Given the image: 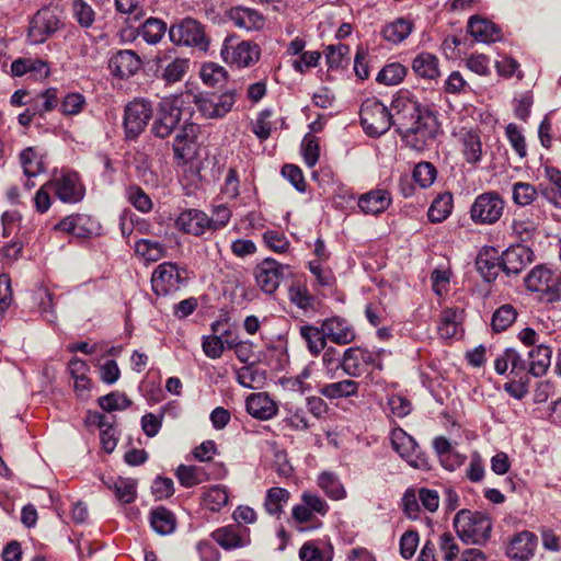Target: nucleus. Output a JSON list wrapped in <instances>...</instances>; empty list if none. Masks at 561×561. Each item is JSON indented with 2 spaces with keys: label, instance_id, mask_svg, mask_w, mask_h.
<instances>
[{
  "label": "nucleus",
  "instance_id": "obj_10",
  "mask_svg": "<svg viewBox=\"0 0 561 561\" xmlns=\"http://www.w3.org/2000/svg\"><path fill=\"white\" fill-rule=\"evenodd\" d=\"M391 444L400 457L403 458L412 468L420 470L431 469L427 456L421 450L415 439L404 431H394L391 436Z\"/></svg>",
  "mask_w": 561,
  "mask_h": 561
},
{
  "label": "nucleus",
  "instance_id": "obj_3",
  "mask_svg": "<svg viewBox=\"0 0 561 561\" xmlns=\"http://www.w3.org/2000/svg\"><path fill=\"white\" fill-rule=\"evenodd\" d=\"M391 111L392 126H394L398 134L408 130L410 126H414L423 117L424 113H431L428 110L423 108L409 91H400L394 96L391 103Z\"/></svg>",
  "mask_w": 561,
  "mask_h": 561
},
{
  "label": "nucleus",
  "instance_id": "obj_19",
  "mask_svg": "<svg viewBox=\"0 0 561 561\" xmlns=\"http://www.w3.org/2000/svg\"><path fill=\"white\" fill-rule=\"evenodd\" d=\"M534 261V252L526 245L511 247L503 252L502 265L507 275H517Z\"/></svg>",
  "mask_w": 561,
  "mask_h": 561
},
{
  "label": "nucleus",
  "instance_id": "obj_2",
  "mask_svg": "<svg viewBox=\"0 0 561 561\" xmlns=\"http://www.w3.org/2000/svg\"><path fill=\"white\" fill-rule=\"evenodd\" d=\"M360 124L370 137H379L392 126V113L376 98L366 99L360 106Z\"/></svg>",
  "mask_w": 561,
  "mask_h": 561
},
{
  "label": "nucleus",
  "instance_id": "obj_41",
  "mask_svg": "<svg viewBox=\"0 0 561 561\" xmlns=\"http://www.w3.org/2000/svg\"><path fill=\"white\" fill-rule=\"evenodd\" d=\"M342 369L352 377H357L365 371L363 364V348L348 347L342 357Z\"/></svg>",
  "mask_w": 561,
  "mask_h": 561
},
{
  "label": "nucleus",
  "instance_id": "obj_8",
  "mask_svg": "<svg viewBox=\"0 0 561 561\" xmlns=\"http://www.w3.org/2000/svg\"><path fill=\"white\" fill-rule=\"evenodd\" d=\"M182 110L179 98H165L159 103L151 131L156 137H169L181 121Z\"/></svg>",
  "mask_w": 561,
  "mask_h": 561
},
{
  "label": "nucleus",
  "instance_id": "obj_29",
  "mask_svg": "<svg viewBox=\"0 0 561 561\" xmlns=\"http://www.w3.org/2000/svg\"><path fill=\"white\" fill-rule=\"evenodd\" d=\"M413 72L425 80H436L440 77L439 59L428 51L419 53L411 64Z\"/></svg>",
  "mask_w": 561,
  "mask_h": 561
},
{
  "label": "nucleus",
  "instance_id": "obj_63",
  "mask_svg": "<svg viewBox=\"0 0 561 561\" xmlns=\"http://www.w3.org/2000/svg\"><path fill=\"white\" fill-rule=\"evenodd\" d=\"M438 546L445 561H454L459 554V546L450 533L439 536Z\"/></svg>",
  "mask_w": 561,
  "mask_h": 561
},
{
  "label": "nucleus",
  "instance_id": "obj_38",
  "mask_svg": "<svg viewBox=\"0 0 561 561\" xmlns=\"http://www.w3.org/2000/svg\"><path fill=\"white\" fill-rule=\"evenodd\" d=\"M265 378V371L253 365H247L237 370V380L244 388H261Z\"/></svg>",
  "mask_w": 561,
  "mask_h": 561
},
{
  "label": "nucleus",
  "instance_id": "obj_1",
  "mask_svg": "<svg viewBox=\"0 0 561 561\" xmlns=\"http://www.w3.org/2000/svg\"><path fill=\"white\" fill-rule=\"evenodd\" d=\"M454 528L463 542L480 545L490 538L492 523L484 513L460 510L454 518Z\"/></svg>",
  "mask_w": 561,
  "mask_h": 561
},
{
  "label": "nucleus",
  "instance_id": "obj_14",
  "mask_svg": "<svg viewBox=\"0 0 561 561\" xmlns=\"http://www.w3.org/2000/svg\"><path fill=\"white\" fill-rule=\"evenodd\" d=\"M236 103V92L227 91L220 95L199 94L195 96V104L203 116L218 118L225 116Z\"/></svg>",
  "mask_w": 561,
  "mask_h": 561
},
{
  "label": "nucleus",
  "instance_id": "obj_24",
  "mask_svg": "<svg viewBox=\"0 0 561 561\" xmlns=\"http://www.w3.org/2000/svg\"><path fill=\"white\" fill-rule=\"evenodd\" d=\"M250 415L259 420H270L277 414L276 402L265 392L252 393L245 402Z\"/></svg>",
  "mask_w": 561,
  "mask_h": 561
},
{
  "label": "nucleus",
  "instance_id": "obj_49",
  "mask_svg": "<svg viewBox=\"0 0 561 561\" xmlns=\"http://www.w3.org/2000/svg\"><path fill=\"white\" fill-rule=\"evenodd\" d=\"M437 175L436 168L431 162H420L413 169V180L422 187L431 186Z\"/></svg>",
  "mask_w": 561,
  "mask_h": 561
},
{
  "label": "nucleus",
  "instance_id": "obj_36",
  "mask_svg": "<svg viewBox=\"0 0 561 561\" xmlns=\"http://www.w3.org/2000/svg\"><path fill=\"white\" fill-rule=\"evenodd\" d=\"M135 252L148 262H157L167 255V248L159 241L140 239L135 243Z\"/></svg>",
  "mask_w": 561,
  "mask_h": 561
},
{
  "label": "nucleus",
  "instance_id": "obj_25",
  "mask_svg": "<svg viewBox=\"0 0 561 561\" xmlns=\"http://www.w3.org/2000/svg\"><path fill=\"white\" fill-rule=\"evenodd\" d=\"M536 546V536L530 531H522L510 541L507 556L516 561L528 560L534 554Z\"/></svg>",
  "mask_w": 561,
  "mask_h": 561
},
{
  "label": "nucleus",
  "instance_id": "obj_60",
  "mask_svg": "<svg viewBox=\"0 0 561 561\" xmlns=\"http://www.w3.org/2000/svg\"><path fill=\"white\" fill-rule=\"evenodd\" d=\"M265 244L276 253H285L290 247V242L287 237L275 230H267L263 234Z\"/></svg>",
  "mask_w": 561,
  "mask_h": 561
},
{
  "label": "nucleus",
  "instance_id": "obj_31",
  "mask_svg": "<svg viewBox=\"0 0 561 561\" xmlns=\"http://www.w3.org/2000/svg\"><path fill=\"white\" fill-rule=\"evenodd\" d=\"M552 351L545 344H539L527 353L528 370L534 377L546 375L551 364Z\"/></svg>",
  "mask_w": 561,
  "mask_h": 561
},
{
  "label": "nucleus",
  "instance_id": "obj_37",
  "mask_svg": "<svg viewBox=\"0 0 561 561\" xmlns=\"http://www.w3.org/2000/svg\"><path fill=\"white\" fill-rule=\"evenodd\" d=\"M300 334L312 355H318L325 348L327 335L322 331V325L320 328L304 325L300 328Z\"/></svg>",
  "mask_w": 561,
  "mask_h": 561
},
{
  "label": "nucleus",
  "instance_id": "obj_53",
  "mask_svg": "<svg viewBox=\"0 0 561 561\" xmlns=\"http://www.w3.org/2000/svg\"><path fill=\"white\" fill-rule=\"evenodd\" d=\"M87 105L85 98L78 92L68 93L60 103V112L64 115H78Z\"/></svg>",
  "mask_w": 561,
  "mask_h": 561
},
{
  "label": "nucleus",
  "instance_id": "obj_42",
  "mask_svg": "<svg viewBox=\"0 0 561 561\" xmlns=\"http://www.w3.org/2000/svg\"><path fill=\"white\" fill-rule=\"evenodd\" d=\"M453 209V195L444 193L438 195L432 203L427 216L432 222L444 221L451 213Z\"/></svg>",
  "mask_w": 561,
  "mask_h": 561
},
{
  "label": "nucleus",
  "instance_id": "obj_7",
  "mask_svg": "<svg viewBox=\"0 0 561 561\" xmlns=\"http://www.w3.org/2000/svg\"><path fill=\"white\" fill-rule=\"evenodd\" d=\"M169 37L175 45L196 47L202 51H206L209 46L203 25L192 18L173 24L169 30Z\"/></svg>",
  "mask_w": 561,
  "mask_h": 561
},
{
  "label": "nucleus",
  "instance_id": "obj_17",
  "mask_svg": "<svg viewBox=\"0 0 561 561\" xmlns=\"http://www.w3.org/2000/svg\"><path fill=\"white\" fill-rule=\"evenodd\" d=\"M51 185L57 197L65 203H77L84 196V188L76 172L62 173Z\"/></svg>",
  "mask_w": 561,
  "mask_h": 561
},
{
  "label": "nucleus",
  "instance_id": "obj_47",
  "mask_svg": "<svg viewBox=\"0 0 561 561\" xmlns=\"http://www.w3.org/2000/svg\"><path fill=\"white\" fill-rule=\"evenodd\" d=\"M318 484L333 500H341L346 494L337 476L332 472H322L318 478Z\"/></svg>",
  "mask_w": 561,
  "mask_h": 561
},
{
  "label": "nucleus",
  "instance_id": "obj_52",
  "mask_svg": "<svg viewBox=\"0 0 561 561\" xmlns=\"http://www.w3.org/2000/svg\"><path fill=\"white\" fill-rule=\"evenodd\" d=\"M85 221V217L81 215H70L62 220H60L54 228L55 230L64 231L66 233H70L77 237H84L85 230L83 228V224Z\"/></svg>",
  "mask_w": 561,
  "mask_h": 561
},
{
  "label": "nucleus",
  "instance_id": "obj_43",
  "mask_svg": "<svg viewBox=\"0 0 561 561\" xmlns=\"http://www.w3.org/2000/svg\"><path fill=\"white\" fill-rule=\"evenodd\" d=\"M136 481L130 478L118 477L108 488L114 491L116 499L124 504H129L136 499Z\"/></svg>",
  "mask_w": 561,
  "mask_h": 561
},
{
  "label": "nucleus",
  "instance_id": "obj_35",
  "mask_svg": "<svg viewBox=\"0 0 561 561\" xmlns=\"http://www.w3.org/2000/svg\"><path fill=\"white\" fill-rule=\"evenodd\" d=\"M150 524L156 533L165 536L174 531L176 520L169 510L160 506L152 510L150 514Z\"/></svg>",
  "mask_w": 561,
  "mask_h": 561
},
{
  "label": "nucleus",
  "instance_id": "obj_54",
  "mask_svg": "<svg viewBox=\"0 0 561 561\" xmlns=\"http://www.w3.org/2000/svg\"><path fill=\"white\" fill-rule=\"evenodd\" d=\"M130 403V400L124 393L119 392H111L99 398V405L106 412L125 410Z\"/></svg>",
  "mask_w": 561,
  "mask_h": 561
},
{
  "label": "nucleus",
  "instance_id": "obj_20",
  "mask_svg": "<svg viewBox=\"0 0 561 561\" xmlns=\"http://www.w3.org/2000/svg\"><path fill=\"white\" fill-rule=\"evenodd\" d=\"M175 226L184 233L198 237L209 230V217L199 209H185L176 217Z\"/></svg>",
  "mask_w": 561,
  "mask_h": 561
},
{
  "label": "nucleus",
  "instance_id": "obj_51",
  "mask_svg": "<svg viewBox=\"0 0 561 561\" xmlns=\"http://www.w3.org/2000/svg\"><path fill=\"white\" fill-rule=\"evenodd\" d=\"M203 501L207 510L218 512L228 503V493L225 488L217 485L204 494Z\"/></svg>",
  "mask_w": 561,
  "mask_h": 561
},
{
  "label": "nucleus",
  "instance_id": "obj_22",
  "mask_svg": "<svg viewBox=\"0 0 561 561\" xmlns=\"http://www.w3.org/2000/svg\"><path fill=\"white\" fill-rule=\"evenodd\" d=\"M113 76L125 79L134 76L141 67L138 55L129 49L117 51L108 62Z\"/></svg>",
  "mask_w": 561,
  "mask_h": 561
},
{
  "label": "nucleus",
  "instance_id": "obj_56",
  "mask_svg": "<svg viewBox=\"0 0 561 561\" xmlns=\"http://www.w3.org/2000/svg\"><path fill=\"white\" fill-rule=\"evenodd\" d=\"M283 422L295 431H307L310 427L307 412L301 408L288 409L287 416Z\"/></svg>",
  "mask_w": 561,
  "mask_h": 561
},
{
  "label": "nucleus",
  "instance_id": "obj_39",
  "mask_svg": "<svg viewBox=\"0 0 561 561\" xmlns=\"http://www.w3.org/2000/svg\"><path fill=\"white\" fill-rule=\"evenodd\" d=\"M460 325V314L456 309H445L439 319V323L437 327L438 334L444 340L453 339L459 329Z\"/></svg>",
  "mask_w": 561,
  "mask_h": 561
},
{
  "label": "nucleus",
  "instance_id": "obj_30",
  "mask_svg": "<svg viewBox=\"0 0 561 561\" xmlns=\"http://www.w3.org/2000/svg\"><path fill=\"white\" fill-rule=\"evenodd\" d=\"M211 538L225 550L243 548L250 543L249 536H241L234 526H225L214 530Z\"/></svg>",
  "mask_w": 561,
  "mask_h": 561
},
{
  "label": "nucleus",
  "instance_id": "obj_26",
  "mask_svg": "<svg viewBox=\"0 0 561 561\" xmlns=\"http://www.w3.org/2000/svg\"><path fill=\"white\" fill-rule=\"evenodd\" d=\"M391 204V195L386 190H373L358 198V207L366 215H379Z\"/></svg>",
  "mask_w": 561,
  "mask_h": 561
},
{
  "label": "nucleus",
  "instance_id": "obj_40",
  "mask_svg": "<svg viewBox=\"0 0 561 561\" xmlns=\"http://www.w3.org/2000/svg\"><path fill=\"white\" fill-rule=\"evenodd\" d=\"M357 391L358 383L351 379L325 385L320 390L321 394L329 399L352 397L355 396Z\"/></svg>",
  "mask_w": 561,
  "mask_h": 561
},
{
  "label": "nucleus",
  "instance_id": "obj_6",
  "mask_svg": "<svg viewBox=\"0 0 561 561\" xmlns=\"http://www.w3.org/2000/svg\"><path fill=\"white\" fill-rule=\"evenodd\" d=\"M505 202L496 192L478 195L470 207V219L477 225H493L500 220Z\"/></svg>",
  "mask_w": 561,
  "mask_h": 561
},
{
  "label": "nucleus",
  "instance_id": "obj_59",
  "mask_svg": "<svg viewBox=\"0 0 561 561\" xmlns=\"http://www.w3.org/2000/svg\"><path fill=\"white\" fill-rule=\"evenodd\" d=\"M22 215L18 210H7L1 216L2 236H16L21 229Z\"/></svg>",
  "mask_w": 561,
  "mask_h": 561
},
{
  "label": "nucleus",
  "instance_id": "obj_32",
  "mask_svg": "<svg viewBox=\"0 0 561 561\" xmlns=\"http://www.w3.org/2000/svg\"><path fill=\"white\" fill-rule=\"evenodd\" d=\"M413 27L414 25L410 20L398 18L386 24L381 30V34L387 42L400 44L412 33Z\"/></svg>",
  "mask_w": 561,
  "mask_h": 561
},
{
  "label": "nucleus",
  "instance_id": "obj_34",
  "mask_svg": "<svg viewBox=\"0 0 561 561\" xmlns=\"http://www.w3.org/2000/svg\"><path fill=\"white\" fill-rule=\"evenodd\" d=\"M289 497L290 493L284 488L274 486L268 489L263 504L265 512L271 516L279 518Z\"/></svg>",
  "mask_w": 561,
  "mask_h": 561
},
{
  "label": "nucleus",
  "instance_id": "obj_28",
  "mask_svg": "<svg viewBox=\"0 0 561 561\" xmlns=\"http://www.w3.org/2000/svg\"><path fill=\"white\" fill-rule=\"evenodd\" d=\"M468 33L478 42L494 43L501 39V30L493 22L479 18L471 16L468 21Z\"/></svg>",
  "mask_w": 561,
  "mask_h": 561
},
{
  "label": "nucleus",
  "instance_id": "obj_12",
  "mask_svg": "<svg viewBox=\"0 0 561 561\" xmlns=\"http://www.w3.org/2000/svg\"><path fill=\"white\" fill-rule=\"evenodd\" d=\"M220 54L227 64L238 68H245L259 61L261 48L257 44L248 41L236 44L231 41H225Z\"/></svg>",
  "mask_w": 561,
  "mask_h": 561
},
{
  "label": "nucleus",
  "instance_id": "obj_27",
  "mask_svg": "<svg viewBox=\"0 0 561 561\" xmlns=\"http://www.w3.org/2000/svg\"><path fill=\"white\" fill-rule=\"evenodd\" d=\"M229 16L236 26L247 31H260L265 26V18L257 10L234 7L230 10Z\"/></svg>",
  "mask_w": 561,
  "mask_h": 561
},
{
  "label": "nucleus",
  "instance_id": "obj_21",
  "mask_svg": "<svg viewBox=\"0 0 561 561\" xmlns=\"http://www.w3.org/2000/svg\"><path fill=\"white\" fill-rule=\"evenodd\" d=\"M322 331L327 339L335 344L345 345L352 343L356 333L348 321L341 317L328 318L322 322Z\"/></svg>",
  "mask_w": 561,
  "mask_h": 561
},
{
  "label": "nucleus",
  "instance_id": "obj_55",
  "mask_svg": "<svg viewBox=\"0 0 561 561\" xmlns=\"http://www.w3.org/2000/svg\"><path fill=\"white\" fill-rule=\"evenodd\" d=\"M127 198L141 213H148L152 209L151 198L139 186H129L127 188Z\"/></svg>",
  "mask_w": 561,
  "mask_h": 561
},
{
  "label": "nucleus",
  "instance_id": "obj_64",
  "mask_svg": "<svg viewBox=\"0 0 561 561\" xmlns=\"http://www.w3.org/2000/svg\"><path fill=\"white\" fill-rule=\"evenodd\" d=\"M302 156L306 164L312 168L319 160V145L313 136L307 135L302 140Z\"/></svg>",
  "mask_w": 561,
  "mask_h": 561
},
{
  "label": "nucleus",
  "instance_id": "obj_23",
  "mask_svg": "<svg viewBox=\"0 0 561 561\" xmlns=\"http://www.w3.org/2000/svg\"><path fill=\"white\" fill-rule=\"evenodd\" d=\"M190 68L187 58L176 57L174 59L163 56L158 60L157 72L159 77L167 83L172 84L181 81Z\"/></svg>",
  "mask_w": 561,
  "mask_h": 561
},
{
  "label": "nucleus",
  "instance_id": "obj_33",
  "mask_svg": "<svg viewBox=\"0 0 561 561\" xmlns=\"http://www.w3.org/2000/svg\"><path fill=\"white\" fill-rule=\"evenodd\" d=\"M476 266L485 282L494 280L499 272L503 270L502 261L495 256L494 251L480 252L476 260Z\"/></svg>",
  "mask_w": 561,
  "mask_h": 561
},
{
  "label": "nucleus",
  "instance_id": "obj_45",
  "mask_svg": "<svg viewBox=\"0 0 561 561\" xmlns=\"http://www.w3.org/2000/svg\"><path fill=\"white\" fill-rule=\"evenodd\" d=\"M517 311L512 305H503L497 308L492 317L493 331L502 332L508 329L516 320Z\"/></svg>",
  "mask_w": 561,
  "mask_h": 561
},
{
  "label": "nucleus",
  "instance_id": "obj_11",
  "mask_svg": "<svg viewBox=\"0 0 561 561\" xmlns=\"http://www.w3.org/2000/svg\"><path fill=\"white\" fill-rule=\"evenodd\" d=\"M289 274V265L280 264L271 257L263 260L254 270L256 285L268 295L275 293L280 282Z\"/></svg>",
  "mask_w": 561,
  "mask_h": 561
},
{
  "label": "nucleus",
  "instance_id": "obj_61",
  "mask_svg": "<svg viewBox=\"0 0 561 561\" xmlns=\"http://www.w3.org/2000/svg\"><path fill=\"white\" fill-rule=\"evenodd\" d=\"M273 115V111L265 108L261 111L253 125V133L260 140H266L271 136L272 122L270 121Z\"/></svg>",
  "mask_w": 561,
  "mask_h": 561
},
{
  "label": "nucleus",
  "instance_id": "obj_9",
  "mask_svg": "<svg viewBox=\"0 0 561 561\" xmlns=\"http://www.w3.org/2000/svg\"><path fill=\"white\" fill-rule=\"evenodd\" d=\"M60 25L59 16L53 9L42 8L30 21L27 39L33 45L43 44L60 28Z\"/></svg>",
  "mask_w": 561,
  "mask_h": 561
},
{
  "label": "nucleus",
  "instance_id": "obj_44",
  "mask_svg": "<svg viewBox=\"0 0 561 561\" xmlns=\"http://www.w3.org/2000/svg\"><path fill=\"white\" fill-rule=\"evenodd\" d=\"M167 25L162 20L149 18L140 27V35L150 45L159 43L165 34Z\"/></svg>",
  "mask_w": 561,
  "mask_h": 561
},
{
  "label": "nucleus",
  "instance_id": "obj_62",
  "mask_svg": "<svg viewBox=\"0 0 561 561\" xmlns=\"http://www.w3.org/2000/svg\"><path fill=\"white\" fill-rule=\"evenodd\" d=\"M23 172L27 178L37 175L43 171L42 163L36 161V153L33 148H26L20 153Z\"/></svg>",
  "mask_w": 561,
  "mask_h": 561
},
{
  "label": "nucleus",
  "instance_id": "obj_48",
  "mask_svg": "<svg viewBox=\"0 0 561 561\" xmlns=\"http://www.w3.org/2000/svg\"><path fill=\"white\" fill-rule=\"evenodd\" d=\"M407 75V68L399 64L392 62L386 65L377 75V82L386 85L399 84Z\"/></svg>",
  "mask_w": 561,
  "mask_h": 561
},
{
  "label": "nucleus",
  "instance_id": "obj_5",
  "mask_svg": "<svg viewBox=\"0 0 561 561\" xmlns=\"http://www.w3.org/2000/svg\"><path fill=\"white\" fill-rule=\"evenodd\" d=\"M439 130L438 122L433 113H424L423 117L399 135L402 141L413 150L428 149L435 141Z\"/></svg>",
  "mask_w": 561,
  "mask_h": 561
},
{
  "label": "nucleus",
  "instance_id": "obj_18",
  "mask_svg": "<svg viewBox=\"0 0 561 561\" xmlns=\"http://www.w3.org/2000/svg\"><path fill=\"white\" fill-rule=\"evenodd\" d=\"M526 288L530 291L556 294L560 285L559 277L542 265L534 267L525 277Z\"/></svg>",
  "mask_w": 561,
  "mask_h": 561
},
{
  "label": "nucleus",
  "instance_id": "obj_46",
  "mask_svg": "<svg viewBox=\"0 0 561 561\" xmlns=\"http://www.w3.org/2000/svg\"><path fill=\"white\" fill-rule=\"evenodd\" d=\"M71 12L73 19L82 28H90L95 21V11L84 0H72Z\"/></svg>",
  "mask_w": 561,
  "mask_h": 561
},
{
  "label": "nucleus",
  "instance_id": "obj_13",
  "mask_svg": "<svg viewBox=\"0 0 561 561\" xmlns=\"http://www.w3.org/2000/svg\"><path fill=\"white\" fill-rule=\"evenodd\" d=\"M152 116V108L148 101L135 100L125 108L124 126L126 137L134 139L146 128Z\"/></svg>",
  "mask_w": 561,
  "mask_h": 561
},
{
  "label": "nucleus",
  "instance_id": "obj_4",
  "mask_svg": "<svg viewBox=\"0 0 561 561\" xmlns=\"http://www.w3.org/2000/svg\"><path fill=\"white\" fill-rule=\"evenodd\" d=\"M187 279L186 268L173 262H163L153 270L151 286L156 295L168 296L185 286Z\"/></svg>",
  "mask_w": 561,
  "mask_h": 561
},
{
  "label": "nucleus",
  "instance_id": "obj_57",
  "mask_svg": "<svg viewBox=\"0 0 561 561\" xmlns=\"http://www.w3.org/2000/svg\"><path fill=\"white\" fill-rule=\"evenodd\" d=\"M463 154L469 163H477L481 159L482 148L479 136L474 134H467L465 136Z\"/></svg>",
  "mask_w": 561,
  "mask_h": 561
},
{
  "label": "nucleus",
  "instance_id": "obj_15",
  "mask_svg": "<svg viewBox=\"0 0 561 561\" xmlns=\"http://www.w3.org/2000/svg\"><path fill=\"white\" fill-rule=\"evenodd\" d=\"M528 357L525 358L515 348L508 347L494 360V369L499 375H505L510 370V375L514 378L524 379L528 377Z\"/></svg>",
  "mask_w": 561,
  "mask_h": 561
},
{
  "label": "nucleus",
  "instance_id": "obj_58",
  "mask_svg": "<svg viewBox=\"0 0 561 561\" xmlns=\"http://www.w3.org/2000/svg\"><path fill=\"white\" fill-rule=\"evenodd\" d=\"M176 477L181 485L192 488L202 482L201 469L195 466L180 465L176 469Z\"/></svg>",
  "mask_w": 561,
  "mask_h": 561
},
{
  "label": "nucleus",
  "instance_id": "obj_16",
  "mask_svg": "<svg viewBox=\"0 0 561 561\" xmlns=\"http://www.w3.org/2000/svg\"><path fill=\"white\" fill-rule=\"evenodd\" d=\"M199 127L194 123H185L173 141L174 157L182 162H187L195 154V142Z\"/></svg>",
  "mask_w": 561,
  "mask_h": 561
},
{
  "label": "nucleus",
  "instance_id": "obj_50",
  "mask_svg": "<svg viewBox=\"0 0 561 561\" xmlns=\"http://www.w3.org/2000/svg\"><path fill=\"white\" fill-rule=\"evenodd\" d=\"M538 196L534 185L525 182H516L513 185V201L519 206L530 205Z\"/></svg>",
  "mask_w": 561,
  "mask_h": 561
}]
</instances>
